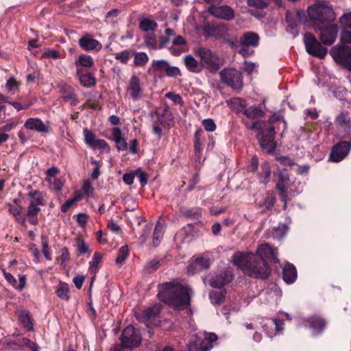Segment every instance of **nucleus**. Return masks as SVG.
<instances>
[{"label":"nucleus","instance_id":"1","mask_svg":"<svg viewBox=\"0 0 351 351\" xmlns=\"http://www.w3.org/2000/svg\"><path fill=\"white\" fill-rule=\"evenodd\" d=\"M278 122L282 123L284 132L287 128V123L280 113H274L269 117L268 121L250 122L248 120H243V123L246 128L257 132L256 138L260 147L267 154L274 153L276 149L275 124Z\"/></svg>","mask_w":351,"mask_h":351},{"label":"nucleus","instance_id":"2","mask_svg":"<svg viewBox=\"0 0 351 351\" xmlns=\"http://www.w3.org/2000/svg\"><path fill=\"white\" fill-rule=\"evenodd\" d=\"M158 299L177 310H184L191 306V289L180 282H167L158 285Z\"/></svg>","mask_w":351,"mask_h":351},{"label":"nucleus","instance_id":"3","mask_svg":"<svg viewBox=\"0 0 351 351\" xmlns=\"http://www.w3.org/2000/svg\"><path fill=\"white\" fill-rule=\"evenodd\" d=\"M234 265L252 278L267 280L271 274L269 264L254 256L252 252H236L232 256Z\"/></svg>","mask_w":351,"mask_h":351},{"label":"nucleus","instance_id":"4","mask_svg":"<svg viewBox=\"0 0 351 351\" xmlns=\"http://www.w3.org/2000/svg\"><path fill=\"white\" fill-rule=\"evenodd\" d=\"M308 14L311 21L322 23H330L335 19L332 8L326 3H317L308 7Z\"/></svg>","mask_w":351,"mask_h":351},{"label":"nucleus","instance_id":"5","mask_svg":"<svg viewBox=\"0 0 351 351\" xmlns=\"http://www.w3.org/2000/svg\"><path fill=\"white\" fill-rule=\"evenodd\" d=\"M27 189L29 190L27 194V196L29 198V203L27 208L26 216L28 218H34L37 217L40 211L39 206L45 205L44 194L43 192L39 190L32 189L31 185H29Z\"/></svg>","mask_w":351,"mask_h":351},{"label":"nucleus","instance_id":"6","mask_svg":"<svg viewBox=\"0 0 351 351\" xmlns=\"http://www.w3.org/2000/svg\"><path fill=\"white\" fill-rule=\"evenodd\" d=\"M121 346L128 349L138 347L142 341V336L140 330L132 325H128L122 331L119 338Z\"/></svg>","mask_w":351,"mask_h":351},{"label":"nucleus","instance_id":"7","mask_svg":"<svg viewBox=\"0 0 351 351\" xmlns=\"http://www.w3.org/2000/svg\"><path fill=\"white\" fill-rule=\"evenodd\" d=\"M304 43L306 52L314 57L323 59L326 57L328 49L322 45L315 36L309 32H306L304 35Z\"/></svg>","mask_w":351,"mask_h":351},{"label":"nucleus","instance_id":"8","mask_svg":"<svg viewBox=\"0 0 351 351\" xmlns=\"http://www.w3.org/2000/svg\"><path fill=\"white\" fill-rule=\"evenodd\" d=\"M221 81L234 90H241L243 87L242 73L236 69H223L220 73Z\"/></svg>","mask_w":351,"mask_h":351},{"label":"nucleus","instance_id":"9","mask_svg":"<svg viewBox=\"0 0 351 351\" xmlns=\"http://www.w3.org/2000/svg\"><path fill=\"white\" fill-rule=\"evenodd\" d=\"M197 53L201 58L202 66L212 73L217 72L222 65V62L219 56L208 48L200 47Z\"/></svg>","mask_w":351,"mask_h":351},{"label":"nucleus","instance_id":"10","mask_svg":"<svg viewBox=\"0 0 351 351\" xmlns=\"http://www.w3.org/2000/svg\"><path fill=\"white\" fill-rule=\"evenodd\" d=\"M330 54L337 63L351 71V47L337 45L330 49Z\"/></svg>","mask_w":351,"mask_h":351},{"label":"nucleus","instance_id":"11","mask_svg":"<svg viewBox=\"0 0 351 351\" xmlns=\"http://www.w3.org/2000/svg\"><path fill=\"white\" fill-rule=\"evenodd\" d=\"M254 255L267 264L269 263H276L278 262L277 250L272 247L268 243L258 245Z\"/></svg>","mask_w":351,"mask_h":351},{"label":"nucleus","instance_id":"12","mask_svg":"<svg viewBox=\"0 0 351 351\" xmlns=\"http://www.w3.org/2000/svg\"><path fill=\"white\" fill-rule=\"evenodd\" d=\"M334 123L335 126L342 130L345 132L343 138L351 140V114L348 110H343L339 112L335 118Z\"/></svg>","mask_w":351,"mask_h":351},{"label":"nucleus","instance_id":"13","mask_svg":"<svg viewBox=\"0 0 351 351\" xmlns=\"http://www.w3.org/2000/svg\"><path fill=\"white\" fill-rule=\"evenodd\" d=\"M351 149L350 141H342L337 143L332 149L330 159L332 162H339L345 158Z\"/></svg>","mask_w":351,"mask_h":351},{"label":"nucleus","instance_id":"14","mask_svg":"<svg viewBox=\"0 0 351 351\" xmlns=\"http://www.w3.org/2000/svg\"><path fill=\"white\" fill-rule=\"evenodd\" d=\"M319 40L323 45H332L337 38V26L336 25H328L320 27Z\"/></svg>","mask_w":351,"mask_h":351},{"label":"nucleus","instance_id":"15","mask_svg":"<svg viewBox=\"0 0 351 351\" xmlns=\"http://www.w3.org/2000/svg\"><path fill=\"white\" fill-rule=\"evenodd\" d=\"M58 88L60 90L61 97L64 101H69L73 106H76L79 103V99L76 97L75 90L71 85L61 82L58 84Z\"/></svg>","mask_w":351,"mask_h":351},{"label":"nucleus","instance_id":"16","mask_svg":"<svg viewBox=\"0 0 351 351\" xmlns=\"http://www.w3.org/2000/svg\"><path fill=\"white\" fill-rule=\"evenodd\" d=\"M233 280V274L229 269L224 270L219 274L213 276L210 279V286L214 288H221Z\"/></svg>","mask_w":351,"mask_h":351},{"label":"nucleus","instance_id":"17","mask_svg":"<svg viewBox=\"0 0 351 351\" xmlns=\"http://www.w3.org/2000/svg\"><path fill=\"white\" fill-rule=\"evenodd\" d=\"M78 43L80 47L86 51L99 50L102 47L101 44L96 39H94L89 34H86L81 37L79 39Z\"/></svg>","mask_w":351,"mask_h":351},{"label":"nucleus","instance_id":"18","mask_svg":"<svg viewBox=\"0 0 351 351\" xmlns=\"http://www.w3.org/2000/svg\"><path fill=\"white\" fill-rule=\"evenodd\" d=\"M203 30L208 36L223 38L228 34V28L225 24L207 25Z\"/></svg>","mask_w":351,"mask_h":351},{"label":"nucleus","instance_id":"19","mask_svg":"<svg viewBox=\"0 0 351 351\" xmlns=\"http://www.w3.org/2000/svg\"><path fill=\"white\" fill-rule=\"evenodd\" d=\"M243 114L245 118L242 121L248 120L250 122L260 121L259 119L264 117L265 113L261 106H251L246 110H242Z\"/></svg>","mask_w":351,"mask_h":351},{"label":"nucleus","instance_id":"20","mask_svg":"<svg viewBox=\"0 0 351 351\" xmlns=\"http://www.w3.org/2000/svg\"><path fill=\"white\" fill-rule=\"evenodd\" d=\"M76 75L80 81V83L84 87L94 86L96 84V79L92 73L87 72L82 68H77L76 69Z\"/></svg>","mask_w":351,"mask_h":351},{"label":"nucleus","instance_id":"21","mask_svg":"<svg viewBox=\"0 0 351 351\" xmlns=\"http://www.w3.org/2000/svg\"><path fill=\"white\" fill-rule=\"evenodd\" d=\"M24 128L27 130H34L38 133H47L48 128L39 118H29L25 123Z\"/></svg>","mask_w":351,"mask_h":351},{"label":"nucleus","instance_id":"22","mask_svg":"<svg viewBox=\"0 0 351 351\" xmlns=\"http://www.w3.org/2000/svg\"><path fill=\"white\" fill-rule=\"evenodd\" d=\"M259 36L253 32H244L239 38V44L242 47H256L259 43Z\"/></svg>","mask_w":351,"mask_h":351},{"label":"nucleus","instance_id":"23","mask_svg":"<svg viewBox=\"0 0 351 351\" xmlns=\"http://www.w3.org/2000/svg\"><path fill=\"white\" fill-rule=\"evenodd\" d=\"M128 90L132 99L134 101L138 100L142 94V88L140 85V80L136 75H132L130 78Z\"/></svg>","mask_w":351,"mask_h":351},{"label":"nucleus","instance_id":"24","mask_svg":"<svg viewBox=\"0 0 351 351\" xmlns=\"http://www.w3.org/2000/svg\"><path fill=\"white\" fill-rule=\"evenodd\" d=\"M307 322L314 334L321 333L326 326V321L321 316L316 315L308 317Z\"/></svg>","mask_w":351,"mask_h":351},{"label":"nucleus","instance_id":"25","mask_svg":"<svg viewBox=\"0 0 351 351\" xmlns=\"http://www.w3.org/2000/svg\"><path fill=\"white\" fill-rule=\"evenodd\" d=\"M298 277L296 267L293 264L287 263L282 269V279L287 284L293 283Z\"/></svg>","mask_w":351,"mask_h":351},{"label":"nucleus","instance_id":"26","mask_svg":"<svg viewBox=\"0 0 351 351\" xmlns=\"http://www.w3.org/2000/svg\"><path fill=\"white\" fill-rule=\"evenodd\" d=\"M204 338V335L202 334L193 335L187 345L188 351H208V348L206 346L201 347V343H202V339Z\"/></svg>","mask_w":351,"mask_h":351},{"label":"nucleus","instance_id":"27","mask_svg":"<svg viewBox=\"0 0 351 351\" xmlns=\"http://www.w3.org/2000/svg\"><path fill=\"white\" fill-rule=\"evenodd\" d=\"M5 205L8 208L10 214H11L19 223L24 224L25 223L28 217L26 216V213L22 215L23 208L21 205H14L12 203H6Z\"/></svg>","mask_w":351,"mask_h":351},{"label":"nucleus","instance_id":"28","mask_svg":"<svg viewBox=\"0 0 351 351\" xmlns=\"http://www.w3.org/2000/svg\"><path fill=\"white\" fill-rule=\"evenodd\" d=\"M299 12L295 16L292 13L287 12L285 16V21L288 25V32H289L294 37L298 34L299 32Z\"/></svg>","mask_w":351,"mask_h":351},{"label":"nucleus","instance_id":"29","mask_svg":"<svg viewBox=\"0 0 351 351\" xmlns=\"http://www.w3.org/2000/svg\"><path fill=\"white\" fill-rule=\"evenodd\" d=\"M156 114L157 116L158 122H159L161 125L163 127L171 126V123L170 122H173V116L169 111L168 106H165L162 112L156 111Z\"/></svg>","mask_w":351,"mask_h":351},{"label":"nucleus","instance_id":"30","mask_svg":"<svg viewBox=\"0 0 351 351\" xmlns=\"http://www.w3.org/2000/svg\"><path fill=\"white\" fill-rule=\"evenodd\" d=\"M113 140L116 143V147L119 151H124L128 149V144L124 137H123L121 129L114 128L112 130Z\"/></svg>","mask_w":351,"mask_h":351},{"label":"nucleus","instance_id":"31","mask_svg":"<svg viewBox=\"0 0 351 351\" xmlns=\"http://www.w3.org/2000/svg\"><path fill=\"white\" fill-rule=\"evenodd\" d=\"M205 141L204 132L203 129H197L194 134L193 147L195 154H200L203 149Z\"/></svg>","mask_w":351,"mask_h":351},{"label":"nucleus","instance_id":"32","mask_svg":"<svg viewBox=\"0 0 351 351\" xmlns=\"http://www.w3.org/2000/svg\"><path fill=\"white\" fill-rule=\"evenodd\" d=\"M160 313V307L158 305H154L145 309L143 314V321L145 322H150L158 317Z\"/></svg>","mask_w":351,"mask_h":351},{"label":"nucleus","instance_id":"33","mask_svg":"<svg viewBox=\"0 0 351 351\" xmlns=\"http://www.w3.org/2000/svg\"><path fill=\"white\" fill-rule=\"evenodd\" d=\"M19 319L23 328L27 331L34 330L33 320L29 311L25 310L21 311L19 314Z\"/></svg>","mask_w":351,"mask_h":351},{"label":"nucleus","instance_id":"34","mask_svg":"<svg viewBox=\"0 0 351 351\" xmlns=\"http://www.w3.org/2000/svg\"><path fill=\"white\" fill-rule=\"evenodd\" d=\"M213 14L217 17L226 20H231L234 16L233 10L227 5L216 8L213 12Z\"/></svg>","mask_w":351,"mask_h":351},{"label":"nucleus","instance_id":"35","mask_svg":"<svg viewBox=\"0 0 351 351\" xmlns=\"http://www.w3.org/2000/svg\"><path fill=\"white\" fill-rule=\"evenodd\" d=\"M180 212L184 217L190 219L198 220L202 217V209L199 207H182L180 208Z\"/></svg>","mask_w":351,"mask_h":351},{"label":"nucleus","instance_id":"36","mask_svg":"<svg viewBox=\"0 0 351 351\" xmlns=\"http://www.w3.org/2000/svg\"><path fill=\"white\" fill-rule=\"evenodd\" d=\"M226 291L225 289L220 291H212L209 293V299L214 305L221 304L226 298Z\"/></svg>","mask_w":351,"mask_h":351},{"label":"nucleus","instance_id":"37","mask_svg":"<svg viewBox=\"0 0 351 351\" xmlns=\"http://www.w3.org/2000/svg\"><path fill=\"white\" fill-rule=\"evenodd\" d=\"M69 290V286L67 283L60 282L56 290V294L61 300L68 301L70 299Z\"/></svg>","mask_w":351,"mask_h":351},{"label":"nucleus","instance_id":"38","mask_svg":"<svg viewBox=\"0 0 351 351\" xmlns=\"http://www.w3.org/2000/svg\"><path fill=\"white\" fill-rule=\"evenodd\" d=\"M75 64L76 68H80L79 66L90 68L93 66L94 61L93 58L86 54H81L79 56L77 60L75 61Z\"/></svg>","mask_w":351,"mask_h":351},{"label":"nucleus","instance_id":"39","mask_svg":"<svg viewBox=\"0 0 351 351\" xmlns=\"http://www.w3.org/2000/svg\"><path fill=\"white\" fill-rule=\"evenodd\" d=\"M151 64L149 71L152 70L154 73L166 72L169 62L165 60H153Z\"/></svg>","mask_w":351,"mask_h":351},{"label":"nucleus","instance_id":"40","mask_svg":"<svg viewBox=\"0 0 351 351\" xmlns=\"http://www.w3.org/2000/svg\"><path fill=\"white\" fill-rule=\"evenodd\" d=\"M158 27L157 23L154 20L149 19H142L139 22V28L141 31L147 32L148 31H154Z\"/></svg>","mask_w":351,"mask_h":351},{"label":"nucleus","instance_id":"41","mask_svg":"<svg viewBox=\"0 0 351 351\" xmlns=\"http://www.w3.org/2000/svg\"><path fill=\"white\" fill-rule=\"evenodd\" d=\"M197 334L204 335L205 338L202 339V343H201V347H204L206 346L208 348V351L211 350L213 347V343L215 341L217 340L218 337L215 333L206 332H199Z\"/></svg>","mask_w":351,"mask_h":351},{"label":"nucleus","instance_id":"42","mask_svg":"<svg viewBox=\"0 0 351 351\" xmlns=\"http://www.w3.org/2000/svg\"><path fill=\"white\" fill-rule=\"evenodd\" d=\"M276 202V198L275 194L274 193H268L264 199L259 202L258 206L260 208L264 207V210H269L274 206Z\"/></svg>","mask_w":351,"mask_h":351},{"label":"nucleus","instance_id":"43","mask_svg":"<svg viewBox=\"0 0 351 351\" xmlns=\"http://www.w3.org/2000/svg\"><path fill=\"white\" fill-rule=\"evenodd\" d=\"M12 343L15 346H25L32 351H38V346L27 337H23L21 339L15 341Z\"/></svg>","mask_w":351,"mask_h":351},{"label":"nucleus","instance_id":"44","mask_svg":"<svg viewBox=\"0 0 351 351\" xmlns=\"http://www.w3.org/2000/svg\"><path fill=\"white\" fill-rule=\"evenodd\" d=\"M186 67L191 72H198L199 63L191 55H186L184 58Z\"/></svg>","mask_w":351,"mask_h":351},{"label":"nucleus","instance_id":"45","mask_svg":"<svg viewBox=\"0 0 351 351\" xmlns=\"http://www.w3.org/2000/svg\"><path fill=\"white\" fill-rule=\"evenodd\" d=\"M134 64L137 66H144L149 61V57L145 52L134 53Z\"/></svg>","mask_w":351,"mask_h":351},{"label":"nucleus","instance_id":"46","mask_svg":"<svg viewBox=\"0 0 351 351\" xmlns=\"http://www.w3.org/2000/svg\"><path fill=\"white\" fill-rule=\"evenodd\" d=\"M278 3L280 0H274ZM269 0H247V5L249 7L254 8L258 10H263L269 5Z\"/></svg>","mask_w":351,"mask_h":351},{"label":"nucleus","instance_id":"47","mask_svg":"<svg viewBox=\"0 0 351 351\" xmlns=\"http://www.w3.org/2000/svg\"><path fill=\"white\" fill-rule=\"evenodd\" d=\"M102 254L100 252H95L92 261L89 263V269L93 273H97L99 270V265L101 261Z\"/></svg>","mask_w":351,"mask_h":351},{"label":"nucleus","instance_id":"48","mask_svg":"<svg viewBox=\"0 0 351 351\" xmlns=\"http://www.w3.org/2000/svg\"><path fill=\"white\" fill-rule=\"evenodd\" d=\"M41 244H42V252L45 258L48 261L52 259L51 254L50 252V247L49 245L48 237L45 235L41 236Z\"/></svg>","mask_w":351,"mask_h":351},{"label":"nucleus","instance_id":"49","mask_svg":"<svg viewBox=\"0 0 351 351\" xmlns=\"http://www.w3.org/2000/svg\"><path fill=\"white\" fill-rule=\"evenodd\" d=\"M162 226L158 222L155 226L153 234V245L154 247H157L160 242V239L162 237Z\"/></svg>","mask_w":351,"mask_h":351},{"label":"nucleus","instance_id":"50","mask_svg":"<svg viewBox=\"0 0 351 351\" xmlns=\"http://www.w3.org/2000/svg\"><path fill=\"white\" fill-rule=\"evenodd\" d=\"M134 51L132 50H123L115 54V59L119 60L123 64H126L129 60L131 56H133Z\"/></svg>","mask_w":351,"mask_h":351},{"label":"nucleus","instance_id":"51","mask_svg":"<svg viewBox=\"0 0 351 351\" xmlns=\"http://www.w3.org/2000/svg\"><path fill=\"white\" fill-rule=\"evenodd\" d=\"M84 141L88 145L93 147L95 141L97 140L95 134L89 130L87 128L83 130Z\"/></svg>","mask_w":351,"mask_h":351},{"label":"nucleus","instance_id":"52","mask_svg":"<svg viewBox=\"0 0 351 351\" xmlns=\"http://www.w3.org/2000/svg\"><path fill=\"white\" fill-rule=\"evenodd\" d=\"M194 265L199 270L206 269L210 267V261L204 257H198L195 260Z\"/></svg>","mask_w":351,"mask_h":351},{"label":"nucleus","instance_id":"53","mask_svg":"<svg viewBox=\"0 0 351 351\" xmlns=\"http://www.w3.org/2000/svg\"><path fill=\"white\" fill-rule=\"evenodd\" d=\"M128 247L127 245L122 246L117 252V256L115 260L116 263L121 264L128 257Z\"/></svg>","mask_w":351,"mask_h":351},{"label":"nucleus","instance_id":"54","mask_svg":"<svg viewBox=\"0 0 351 351\" xmlns=\"http://www.w3.org/2000/svg\"><path fill=\"white\" fill-rule=\"evenodd\" d=\"M36 101V99H32L29 102L20 103L17 101H9V104L12 105L17 111H20L21 110H26L29 108L31 106H32Z\"/></svg>","mask_w":351,"mask_h":351},{"label":"nucleus","instance_id":"55","mask_svg":"<svg viewBox=\"0 0 351 351\" xmlns=\"http://www.w3.org/2000/svg\"><path fill=\"white\" fill-rule=\"evenodd\" d=\"M145 43L148 48L156 49V39L154 34H147L144 36Z\"/></svg>","mask_w":351,"mask_h":351},{"label":"nucleus","instance_id":"56","mask_svg":"<svg viewBox=\"0 0 351 351\" xmlns=\"http://www.w3.org/2000/svg\"><path fill=\"white\" fill-rule=\"evenodd\" d=\"M57 260L61 262L62 265H65L70 260V253L66 247H64L60 250V256Z\"/></svg>","mask_w":351,"mask_h":351},{"label":"nucleus","instance_id":"57","mask_svg":"<svg viewBox=\"0 0 351 351\" xmlns=\"http://www.w3.org/2000/svg\"><path fill=\"white\" fill-rule=\"evenodd\" d=\"M77 251L79 254H84L89 252V247L82 238H77L76 241Z\"/></svg>","mask_w":351,"mask_h":351},{"label":"nucleus","instance_id":"58","mask_svg":"<svg viewBox=\"0 0 351 351\" xmlns=\"http://www.w3.org/2000/svg\"><path fill=\"white\" fill-rule=\"evenodd\" d=\"M235 110L237 113H242L243 110H246L247 108L246 107V101L244 99L241 98H235L234 101Z\"/></svg>","mask_w":351,"mask_h":351},{"label":"nucleus","instance_id":"59","mask_svg":"<svg viewBox=\"0 0 351 351\" xmlns=\"http://www.w3.org/2000/svg\"><path fill=\"white\" fill-rule=\"evenodd\" d=\"M165 97L171 99L174 104H180L181 106L184 105V101L179 94L174 92H169L166 93Z\"/></svg>","mask_w":351,"mask_h":351},{"label":"nucleus","instance_id":"60","mask_svg":"<svg viewBox=\"0 0 351 351\" xmlns=\"http://www.w3.org/2000/svg\"><path fill=\"white\" fill-rule=\"evenodd\" d=\"M276 160L279 162L280 165L285 167H291L295 165L294 160L287 156H276Z\"/></svg>","mask_w":351,"mask_h":351},{"label":"nucleus","instance_id":"61","mask_svg":"<svg viewBox=\"0 0 351 351\" xmlns=\"http://www.w3.org/2000/svg\"><path fill=\"white\" fill-rule=\"evenodd\" d=\"M80 197L79 195H75L73 198L66 201L65 203L61 206V211L62 213H66L76 202L80 200Z\"/></svg>","mask_w":351,"mask_h":351},{"label":"nucleus","instance_id":"62","mask_svg":"<svg viewBox=\"0 0 351 351\" xmlns=\"http://www.w3.org/2000/svg\"><path fill=\"white\" fill-rule=\"evenodd\" d=\"M202 123L204 129L208 132H213L217 128L216 124L212 119H204Z\"/></svg>","mask_w":351,"mask_h":351},{"label":"nucleus","instance_id":"63","mask_svg":"<svg viewBox=\"0 0 351 351\" xmlns=\"http://www.w3.org/2000/svg\"><path fill=\"white\" fill-rule=\"evenodd\" d=\"M340 40L343 44H351V32L348 30L346 27L342 30Z\"/></svg>","mask_w":351,"mask_h":351},{"label":"nucleus","instance_id":"64","mask_svg":"<svg viewBox=\"0 0 351 351\" xmlns=\"http://www.w3.org/2000/svg\"><path fill=\"white\" fill-rule=\"evenodd\" d=\"M160 266V261L156 260H152L147 263L146 265L147 272L152 274L156 271Z\"/></svg>","mask_w":351,"mask_h":351}]
</instances>
